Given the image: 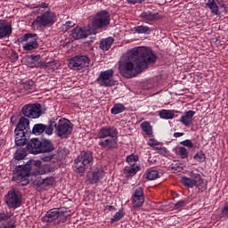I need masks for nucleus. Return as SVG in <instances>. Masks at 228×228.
Instances as JSON below:
<instances>
[{
	"label": "nucleus",
	"instance_id": "37",
	"mask_svg": "<svg viewBox=\"0 0 228 228\" xmlns=\"http://www.w3.org/2000/svg\"><path fill=\"white\" fill-rule=\"evenodd\" d=\"M194 159H196L198 163H204V161H206V154H204L203 151H198L194 155Z\"/></svg>",
	"mask_w": 228,
	"mask_h": 228
},
{
	"label": "nucleus",
	"instance_id": "41",
	"mask_svg": "<svg viewBox=\"0 0 228 228\" xmlns=\"http://www.w3.org/2000/svg\"><path fill=\"white\" fill-rule=\"evenodd\" d=\"M12 215L4 212H0V224L3 222H11Z\"/></svg>",
	"mask_w": 228,
	"mask_h": 228
},
{
	"label": "nucleus",
	"instance_id": "27",
	"mask_svg": "<svg viewBox=\"0 0 228 228\" xmlns=\"http://www.w3.org/2000/svg\"><path fill=\"white\" fill-rule=\"evenodd\" d=\"M206 6L211 10L212 13L214 15H218V5L216 4V2L215 0H207Z\"/></svg>",
	"mask_w": 228,
	"mask_h": 228
},
{
	"label": "nucleus",
	"instance_id": "26",
	"mask_svg": "<svg viewBox=\"0 0 228 228\" xmlns=\"http://www.w3.org/2000/svg\"><path fill=\"white\" fill-rule=\"evenodd\" d=\"M22 85L23 90H25V92H28V94H32V92H35L37 88L33 80L26 81Z\"/></svg>",
	"mask_w": 228,
	"mask_h": 228
},
{
	"label": "nucleus",
	"instance_id": "14",
	"mask_svg": "<svg viewBox=\"0 0 228 228\" xmlns=\"http://www.w3.org/2000/svg\"><path fill=\"white\" fill-rule=\"evenodd\" d=\"M113 74H115L113 69L102 71L96 79V83H98L100 86H113V82L111 81Z\"/></svg>",
	"mask_w": 228,
	"mask_h": 228
},
{
	"label": "nucleus",
	"instance_id": "1",
	"mask_svg": "<svg viewBox=\"0 0 228 228\" xmlns=\"http://www.w3.org/2000/svg\"><path fill=\"white\" fill-rule=\"evenodd\" d=\"M158 57L152 49L147 46H138L132 49V56L119 62V74L123 77L131 79L143 72L144 69H148L149 64L156 63Z\"/></svg>",
	"mask_w": 228,
	"mask_h": 228
},
{
	"label": "nucleus",
	"instance_id": "19",
	"mask_svg": "<svg viewBox=\"0 0 228 228\" xmlns=\"http://www.w3.org/2000/svg\"><path fill=\"white\" fill-rule=\"evenodd\" d=\"M47 129H49V125L47 126V125H44L42 123L36 124L32 128V134L40 135V134H43L44 133H45L46 134L51 136L52 134H48Z\"/></svg>",
	"mask_w": 228,
	"mask_h": 228
},
{
	"label": "nucleus",
	"instance_id": "24",
	"mask_svg": "<svg viewBox=\"0 0 228 228\" xmlns=\"http://www.w3.org/2000/svg\"><path fill=\"white\" fill-rule=\"evenodd\" d=\"M114 42L115 39L113 37H107L104 40L101 41L100 49H102V51H110V48Z\"/></svg>",
	"mask_w": 228,
	"mask_h": 228
},
{
	"label": "nucleus",
	"instance_id": "42",
	"mask_svg": "<svg viewBox=\"0 0 228 228\" xmlns=\"http://www.w3.org/2000/svg\"><path fill=\"white\" fill-rule=\"evenodd\" d=\"M178 154H179L180 158H182V159H186V158H188V150H186V148L181 146L178 149Z\"/></svg>",
	"mask_w": 228,
	"mask_h": 228
},
{
	"label": "nucleus",
	"instance_id": "54",
	"mask_svg": "<svg viewBox=\"0 0 228 228\" xmlns=\"http://www.w3.org/2000/svg\"><path fill=\"white\" fill-rule=\"evenodd\" d=\"M157 151H159L160 154H167V149L165 148H157Z\"/></svg>",
	"mask_w": 228,
	"mask_h": 228
},
{
	"label": "nucleus",
	"instance_id": "32",
	"mask_svg": "<svg viewBox=\"0 0 228 228\" xmlns=\"http://www.w3.org/2000/svg\"><path fill=\"white\" fill-rule=\"evenodd\" d=\"M134 31L139 35H142L143 33L149 35V33H151V28H149L148 26L141 25V26L134 27Z\"/></svg>",
	"mask_w": 228,
	"mask_h": 228
},
{
	"label": "nucleus",
	"instance_id": "6",
	"mask_svg": "<svg viewBox=\"0 0 228 228\" xmlns=\"http://www.w3.org/2000/svg\"><path fill=\"white\" fill-rule=\"evenodd\" d=\"M70 214L65 208H53L46 212L45 216L42 217V221L46 224L60 225V224H65Z\"/></svg>",
	"mask_w": 228,
	"mask_h": 228
},
{
	"label": "nucleus",
	"instance_id": "31",
	"mask_svg": "<svg viewBox=\"0 0 228 228\" xmlns=\"http://www.w3.org/2000/svg\"><path fill=\"white\" fill-rule=\"evenodd\" d=\"M141 129L149 136L152 134V126H151V123H149V121L142 122L141 124Z\"/></svg>",
	"mask_w": 228,
	"mask_h": 228
},
{
	"label": "nucleus",
	"instance_id": "44",
	"mask_svg": "<svg viewBox=\"0 0 228 228\" xmlns=\"http://www.w3.org/2000/svg\"><path fill=\"white\" fill-rule=\"evenodd\" d=\"M15 221H8L0 223V228H15Z\"/></svg>",
	"mask_w": 228,
	"mask_h": 228
},
{
	"label": "nucleus",
	"instance_id": "59",
	"mask_svg": "<svg viewBox=\"0 0 228 228\" xmlns=\"http://www.w3.org/2000/svg\"><path fill=\"white\" fill-rule=\"evenodd\" d=\"M149 145H151V147H154L155 145H158V143L152 142V140H151L149 142Z\"/></svg>",
	"mask_w": 228,
	"mask_h": 228
},
{
	"label": "nucleus",
	"instance_id": "52",
	"mask_svg": "<svg viewBox=\"0 0 228 228\" xmlns=\"http://www.w3.org/2000/svg\"><path fill=\"white\" fill-rule=\"evenodd\" d=\"M64 26L66 29H70V28H74V26H76V23L73 21H67Z\"/></svg>",
	"mask_w": 228,
	"mask_h": 228
},
{
	"label": "nucleus",
	"instance_id": "56",
	"mask_svg": "<svg viewBox=\"0 0 228 228\" xmlns=\"http://www.w3.org/2000/svg\"><path fill=\"white\" fill-rule=\"evenodd\" d=\"M39 8H49V4L42 3L39 4Z\"/></svg>",
	"mask_w": 228,
	"mask_h": 228
},
{
	"label": "nucleus",
	"instance_id": "28",
	"mask_svg": "<svg viewBox=\"0 0 228 228\" xmlns=\"http://www.w3.org/2000/svg\"><path fill=\"white\" fill-rule=\"evenodd\" d=\"M110 111L112 115H118V113L126 111V106H124V104L121 103H116L114 104Z\"/></svg>",
	"mask_w": 228,
	"mask_h": 228
},
{
	"label": "nucleus",
	"instance_id": "4",
	"mask_svg": "<svg viewBox=\"0 0 228 228\" xmlns=\"http://www.w3.org/2000/svg\"><path fill=\"white\" fill-rule=\"evenodd\" d=\"M27 151L30 154H45L54 151V144L49 139L33 138L28 142Z\"/></svg>",
	"mask_w": 228,
	"mask_h": 228
},
{
	"label": "nucleus",
	"instance_id": "17",
	"mask_svg": "<svg viewBox=\"0 0 228 228\" xmlns=\"http://www.w3.org/2000/svg\"><path fill=\"white\" fill-rule=\"evenodd\" d=\"M12 35V24L4 20H0V38H8Z\"/></svg>",
	"mask_w": 228,
	"mask_h": 228
},
{
	"label": "nucleus",
	"instance_id": "43",
	"mask_svg": "<svg viewBox=\"0 0 228 228\" xmlns=\"http://www.w3.org/2000/svg\"><path fill=\"white\" fill-rule=\"evenodd\" d=\"M190 177L191 181H195V184H197V183H199L202 179V176H200V174L195 173L193 171L190 173Z\"/></svg>",
	"mask_w": 228,
	"mask_h": 228
},
{
	"label": "nucleus",
	"instance_id": "5",
	"mask_svg": "<svg viewBox=\"0 0 228 228\" xmlns=\"http://www.w3.org/2000/svg\"><path fill=\"white\" fill-rule=\"evenodd\" d=\"M29 133H31V129L29 128V119L26 118L25 117H21L19 119L14 130L15 143L18 145V147L26 145V143H28L26 134H29Z\"/></svg>",
	"mask_w": 228,
	"mask_h": 228
},
{
	"label": "nucleus",
	"instance_id": "8",
	"mask_svg": "<svg viewBox=\"0 0 228 228\" xmlns=\"http://www.w3.org/2000/svg\"><path fill=\"white\" fill-rule=\"evenodd\" d=\"M111 15L106 10L98 12L93 18L92 29H106L110 26Z\"/></svg>",
	"mask_w": 228,
	"mask_h": 228
},
{
	"label": "nucleus",
	"instance_id": "40",
	"mask_svg": "<svg viewBox=\"0 0 228 228\" xmlns=\"http://www.w3.org/2000/svg\"><path fill=\"white\" fill-rule=\"evenodd\" d=\"M46 69H50L51 70H58V68L60 67V62L57 61H53L51 62H47L45 64Z\"/></svg>",
	"mask_w": 228,
	"mask_h": 228
},
{
	"label": "nucleus",
	"instance_id": "30",
	"mask_svg": "<svg viewBox=\"0 0 228 228\" xmlns=\"http://www.w3.org/2000/svg\"><path fill=\"white\" fill-rule=\"evenodd\" d=\"M169 168L173 174H179V172H183V164L175 161L170 165Z\"/></svg>",
	"mask_w": 228,
	"mask_h": 228
},
{
	"label": "nucleus",
	"instance_id": "55",
	"mask_svg": "<svg viewBox=\"0 0 228 228\" xmlns=\"http://www.w3.org/2000/svg\"><path fill=\"white\" fill-rule=\"evenodd\" d=\"M183 133L176 132L174 134L175 138H180V136H183Z\"/></svg>",
	"mask_w": 228,
	"mask_h": 228
},
{
	"label": "nucleus",
	"instance_id": "12",
	"mask_svg": "<svg viewBox=\"0 0 228 228\" xmlns=\"http://www.w3.org/2000/svg\"><path fill=\"white\" fill-rule=\"evenodd\" d=\"M21 113L27 118H40L42 117V105L40 103L24 105Z\"/></svg>",
	"mask_w": 228,
	"mask_h": 228
},
{
	"label": "nucleus",
	"instance_id": "7",
	"mask_svg": "<svg viewBox=\"0 0 228 228\" xmlns=\"http://www.w3.org/2000/svg\"><path fill=\"white\" fill-rule=\"evenodd\" d=\"M94 165V153L90 151H82L75 159L74 170L76 174H85L87 168H92Z\"/></svg>",
	"mask_w": 228,
	"mask_h": 228
},
{
	"label": "nucleus",
	"instance_id": "29",
	"mask_svg": "<svg viewBox=\"0 0 228 228\" xmlns=\"http://www.w3.org/2000/svg\"><path fill=\"white\" fill-rule=\"evenodd\" d=\"M181 183L183 184V186H185L186 188H193V186H195V181L194 180H191V177H186V176H183L182 177L181 179Z\"/></svg>",
	"mask_w": 228,
	"mask_h": 228
},
{
	"label": "nucleus",
	"instance_id": "50",
	"mask_svg": "<svg viewBox=\"0 0 228 228\" xmlns=\"http://www.w3.org/2000/svg\"><path fill=\"white\" fill-rule=\"evenodd\" d=\"M34 183L37 186H45V180L42 177H37Z\"/></svg>",
	"mask_w": 228,
	"mask_h": 228
},
{
	"label": "nucleus",
	"instance_id": "47",
	"mask_svg": "<svg viewBox=\"0 0 228 228\" xmlns=\"http://www.w3.org/2000/svg\"><path fill=\"white\" fill-rule=\"evenodd\" d=\"M44 180H45V186H53L55 181L54 177L53 176L44 178Z\"/></svg>",
	"mask_w": 228,
	"mask_h": 228
},
{
	"label": "nucleus",
	"instance_id": "3",
	"mask_svg": "<svg viewBox=\"0 0 228 228\" xmlns=\"http://www.w3.org/2000/svg\"><path fill=\"white\" fill-rule=\"evenodd\" d=\"M55 128V134L60 138H67L69 134H72V124L70 120L67 118H52L49 121V128L47 129V133L49 134H53V132Z\"/></svg>",
	"mask_w": 228,
	"mask_h": 228
},
{
	"label": "nucleus",
	"instance_id": "11",
	"mask_svg": "<svg viewBox=\"0 0 228 228\" xmlns=\"http://www.w3.org/2000/svg\"><path fill=\"white\" fill-rule=\"evenodd\" d=\"M56 22V13L52 11H46L37 16L36 20L33 21V24L37 26H40L41 28H51V26H54Z\"/></svg>",
	"mask_w": 228,
	"mask_h": 228
},
{
	"label": "nucleus",
	"instance_id": "20",
	"mask_svg": "<svg viewBox=\"0 0 228 228\" xmlns=\"http://www.w3.org/2000/svg\"><path fill=\"white\" fill-rule=\"evenodd\" d=\"M194 116H195V111L188 110L185 112L183 116L181 117L180 122H182L183 126H186V127H190V126H191V120Z\"/></svg>",
	"mask_w": 228,
	"mask_h": 228
},
{
	"label": "nucleus",
	"instance_id": "23",
	"mask_svg": "<svg viewBox=\"0 0 228 228\" xmlns=\"http://www.w3.org/2000/svg\"><path fill=\"white\" fill-rule=\"evenodd\" d=\"M140 170V166L136 164H133L130 166L125 167L123 172L127 175L129 177H133V175H136V173Z\"/></svg>",
	"mask_w": 228,
	"mask_h": 228
},
{
	"label": "nucleus",
	"instance_id": "49",
	"mask_svg": "<svg viewBox=\"0 0 228 228\" xmlns=\"http://www.w3.org/2000/svg\"><path fill=\"white\" fill-rule=\"evenodd\" d=\"M181 145H183V147H189V149H193V142L191 140H185L180 142Z\"/></svg>",
	"mask_w": 228,
	"mask_h": 228
},
{
	"label": "nucleus",
	"instance_id": "15",
	"mask_svg": "<svg viewBox=\"0 0 228 228\" xmlns=\"http://www.w3.org/2000/svg\"><path fill=\"white\" fill-rule=\"evenodd\" d=\"M145 202L143 196V189L142 187L137 188L132 196V204L134 208H142Z\"/></svg>",
	"mask_w": 228,
	"mask_h": 228
},
{
	"label": "nucleus",
	"instance_id": "9",
	"mask_svg": "<svg viewBox=\"0 0 228 228\" xmlns=\"http://www.w3.org/2000/svg\"><path fill=\"white\" fill-rule=\"evenodd\" d=\"M5 204L10 209H17L22 206V192L18 189L10 190L5 195Z\"/></svg>",
	"mask_w": 228,
	"mask_h": 228
},
{
	"label": "nucleus",
	"instance_id": "13",
	"mask_svg": "<svg viewBox=\"0 0 228 228\" xmlns=\"http://www.w3.org/2000/svg\"><path fill=\"white\" fill-rule=\"evenodd\" d=\"M90 66V58L86 55H77L69 60V67L73 70H81Z\"/></svg>",
	"mask_w": 228,
	"mask_h": 228
},
{
	"label": "nucleus",
	"instance_id": "39",
	"mask_svg": "<svg viewBox=\"0 0 228 228\" xmlns=\"http://www.w3.org/2000/svg\"><path fill=\"white\" fill-rule=\"evenodd\" d=\"M122 218H124V212H122V210H119L110 219V224H115V222H118V221L122 220Z\"/></svg>",
	"mask_w": 228,
	"mask_h": 228
},
{
	"label": "nucleus",
	"instance_id": "48",
	"mask_svg": "<svg viewBox=\"0 0 228 228\" xmlns=\"http://www.w3.org/2000/svg\"><path fill=\"white\" fill-rule=\"evenodd\" d=\"M184 206H186V200H181L175 204V209H181V208H184Z\"/></svg>",
	"mask_w": 228,
	"mask_h": 228
},
{
	"label": "nucleus",
	"instance_id": "35",
	"mask_svg": "<svg viewBox=\"0 0 228 228\" xmlns=\"http://www.w3.org/2000/svg\"><path fill=\"white\" fill-rule=\"evenodd\" d=\"M26 158V151L24 149H19L14 153V159L20 161Z\"/></svg>",
	"mask_w": 228,
	"mask_h": 228
},
{
	"label": "nucleus",
	"instance_id": "34",
	"mask_svg": "<svg viewBox=\"0 0 228 228\" xmlns=\"http://www.w3.org/2000/svg\"><path fill=\"white\" fill-rule=\"evenodd\" d=\"M36 172L39 175H44L45 174H48V172H51V167H49L48 165L40 166L37 167Z\"/></svg>",
	"mask_w": 228,
	"mask_h": 228
},
{
	"label": "nucleus",
	"instance_id": "16",
	"mask_svg": "<svg viewBox=\"0 0 228 228\" xmlns=\"http://www.w3.org/2000/svg\"><path fill=\"white\" fill-rule=\"evenodd\" d=\"M71 37L75 40H81V38H87L90 35V29L86 28V27H77L71 30Z\"/></svg>",
	"mask_w": 228,
	"mask_h": 228
},
{
	"label": "nucleus",
	"instance_id": "2",
	"mask_svg": "<svg viewBox=\"0 0 228 228\" xmlns=\"http://www.w3.org/2000/svg\"><path fill=\"white\" fill-rule=\"evenodd\" d=\"M98 145L101 149L111 151L118 145V130L113 126H103L98 132Z\"/></svg>",
	"mask_w": 228,
	"mask_h": 228
},
{
	"label": "nucleus",
	"instance_id": "22",
	"mask_svg": "<svg viewBox=\"0 0 228 228\" xmlns=\"http://www.w3.org/2000/svg\"><path fill=\"white\" fill-rule=\"evenodd\" d=\"M18 42L20 44H22V42H27V43L38 42V35L26 33L24 36H22L20 38L18 39Z\"/></svg>",
	"mask_w": 228,
	"mask_h": 228
},
{
	"label": "nucleus",
	"instance_id": "33",
	"mask_svg": "<svg viewBox=\"0 0 228 228\" xmlns=\"http://www.w3.org/2000/svg\"><path fill=\"white\" fill-rule=\"evenodd\" d=\"M39 45L38 42L26 43L23 45V51H35V49H38Z\"/></svg>",
	"mask_w": 228,
	"mask_h": 228
},
{
	"label": "nucleus",
	"instance_id": "58",
	"mask_svg": "<svg viewBox=\"0 0 228 228\" xmlns=\"http://www.w3.org/2000/svg\"><path fill=\"white\" fill-rule=\"evenodd\" d=\"M36 167H37V168L38 167H42V161L40 160L36 161Z\"/></svg>",
	"mask_w": 228,
	"mask_h": 228
},
{
	"label": "nucleus",
	"instance_id": "51",
	"mask_svg": "<svg viewBox=\"0 0 228 228\" xmlns=\"http://www.w3.org/2000/svg\"><path fill=\"white\" fill-rule=\"evenodd\" d=\"M28 60H31L32 61H39L40 55H28Z\"/></svg>",
	"mask_w": 228,
	"mask_h": 228
},
{
	"label": "nucleus",
	"instance_id": "25",
	"mask_svg": "<svg viewBox=\"0 0 228 228\" xmlns=\"http://www.w3.org/2000/svg\"><path fill=\"white\" fill-rule=\"evenodd\" d=\"M159 116L165 120H170L175 117V114L170 110H162L159 111Z\"/></svg>",
	"mask_w": 228,
	"mask_h": 228
},
{
	"label": "nucleus",
	"instance_id": "38",
	"mask_svg": "<svg viewBox=\"0 0 228 228\" xmlns=\"http://www.w3.org/2000/svg\"><path fill=\"white\" fill-rule=\"evenodd\" d=\"M126 163L131 165H136V161H138V155L131 154L126 157Z\"/></svg>",
	"mask_w": 228,
	"mask_h": 228
},
{
	"label": "nucleus",
	"instance_id": "18",
	"mask_svg": "<svg viewBox=\"0 0 228 228\" xmlns=\"http://www.w3.org/2000/svg\"><path fill=\"white\" fill-rule=\"evenodd\" d=\"M104 177V169L102 167H96L89 178L91 184H97L101 179Z\"/></svg>",
	"mask_w": 228,
	"mask_h": 228
},
{
	"label": "nucleus",
	"instance_id": "46",
	"mask_svg": "<svg viewBox=\"0 0 228 228\" xmlns=\"http://www.w3.org/2000/svg\"><path fill=\"white\" fill-rule=\"evenodd\" d=\"M10 60L12 61V63H15V61H17V60H19V53L17 52H15V50H12L11 54H10Z\"/></svg>",
	"mask_w": 228,
	"mask_h": 228
},
{
	"label": "nucleus",
	"instance_id": "45",
	"mask_svg": "<svg viewBox=\"0 0 228 228\" xmlns=\"http://www.w3.org/2000/svg\"><path fill=\"white\" fill-rule=\"evenodd\" d=\"M194 186H196L198 190H200L201 191H205L206 190V183H204L202 178Z\"/></svg>",
	"mask_w": 228,
	"mask_h": 228
},
{
	"label": "nucleus",
	"instance_id": "21",
	"mask_svg": "<svg viewBox=\"0 0 228 228\" xmlns=\"http://www.w3.org/2000/svg\"><path fill=\"white\" fill-rule=\"evenodd\" d=\"M140 18L142 19V20H146V22H154V20H158V19H159V16L158 15V13L147 11L142 12L140 14Z\"/></svg>",
	"mask_w": 228,
	"mask_h": 228
},
{
	"label": "nucleus",
	"instance_id": "53",
	"mask_svg": "<svg viewBox=\"0 0 228 228\" xmlns=\"http://www.w3.org/2000/svg\"><path fill=\"white\" fill-rule=\"evenodd\" d=\"M143 1L145 0H127V3L129 4H141V3H143Z\"/></svg>",
	"mask_w": 228,
	"mask_h": 228
},
{
	"label": "nucleus",
	"instance_id": "36",
	"mask_svg": "<svg viewBox=\"0 0 228 228\" xmlns=\"http://www.w3.org/2000/svg\"><path fill=\"white\" fill-rule=\"evenodd\" d=\"M157 177H159V172L158 170H151L146 175L148 181H154Z\"/></svg>",
	"mask_w": 228,
	"mask_h": 228
},
{
	"label": "nucleus",
	"instance_id": "10",
	"mask_svg": "<svg viewBox=\"0 0 228 228\" xmlns=\"http://www.w3.org/2000/svg\"><path fill=\"white\" fill-rule=\"evenodd\" d=\"M31 174V166L25 165V166H19L16 167V171L12 176V180L15 183H23L22 186H26L29 183V175Z\"/></svg>",
	"mask_w": 228,
	"mask_h": 228
},
{
	"label": "nucleus",
	"instance_id": "57",
	"mask_svg": "<svg viewBox=\"0 0 228 228\" xmlns=\"http://www.w3.org/2000/svg\"><path fill=\"white\" fill-rule=\"evenodd\" d=\"M51 159H53V155L52 156H49V157H45L44 159V161H51Z\"/></svg>",
	"mask_w": 228,
	"mask_h": 228
}]
</instances>
